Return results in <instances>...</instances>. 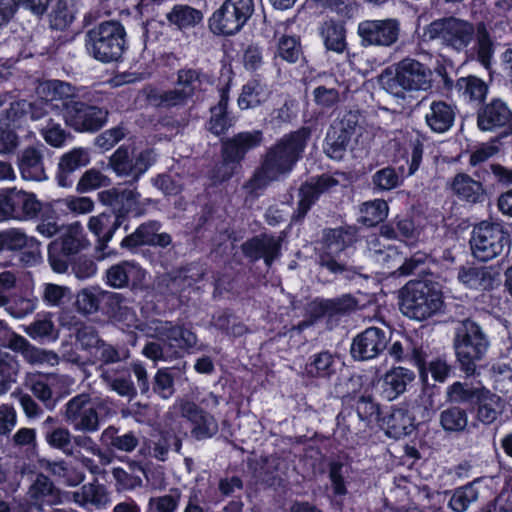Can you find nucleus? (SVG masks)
Listing matches in <instances>:
<instances>
[{
  "mask_svg": "<svg viewBox=\"0 0 512 512\" xmlns=\"http://www.w3.org/2000/svg\"><path fill=\"white\" fill-rule=\"evenodd\" d=\"M309 138L310 129L307 127L284 135L266 151L260 167L245 184V188L250 193H256L290 173L301 158Z\"/></svg>",
  "mask_w": 512,
  "mask_h": 512,
  "instance_id": "obj_1",
  "label": "nucleus"
},
{
  "mask_svg": "<svg viewBox=\"0 0 512 512\" xmlns=\"http://www.w3.org/2000/svg\"><path fill=\"white\" fill-rule=\"evenodd\" d=\"M379 82L387 93L404 99L406 92L428 90L431 87L432 72L423 63L405 58L395 65L394 73L390 69L383 71Z\"/></svg>",
  "mask_w": 512,
  "mask_h": 512,
  "instance_id": "obj_2",
  "label": "nucleus"
},
{
  "mask_svg": "<svg viewBox=\"0 0 512 512\" xmlns=\"http://www.w3.org/2000/svg\"><path fill=\"white\" fill-rule=\"evenodd\" d=\"M489 339L481 326L471 319L459 321L454 329L453 347L461 369L472 375L476 364L489 348Z\"/></svg>",
  "mask_w": 512,
  "mask_h": 512,
  "instance_id": "obj_3",
  "label": "nucleus"
},
{
  "mask_svg": "<svg viewBox=\"0 0 512 512\" xmlns=\"http://www.w3.org/2000/svg\"><path fill=\"white\" fill-rule=\"evenodd\" d=\"M126 36V30L119 21H104L86 33V50L100 62L117 61L126 49Z\"/></svg>",
  "mask_w": 512,
  "mask_h": 512,
  "instance_id": "obj_4",
  "label": "nucleus"
},
{
  "mask_svg": "<svg viewBox=\"0 0 512 512\" xmlns=\"http://www.w3.org/2000/svg\"><path fill=\"white\" fill-rule=\"evenodd\" d=\"M442 306V293L432 283L409 281L400 290V309L411 319L426 320L440 312Z\"/></svg>",
  "mask_w": 512,
  "mask_h": 512,
  "instance_id": "obj_5",
  "label": "nucleus"
},
{
  "mask_svg": "<svg viewBox=\"0 0 512 512\" xmlns=\"http://www.w3.org/2000/svg\"><path fill=\"white\" fill-rule=\"evenodd\" d=\"M469 243L472 255L479 261L487 262L508 250L511 239L501 224L482 221L474 226Z\"/></svg>",
  "mask_w": 512,
  "mask_h": 512,
  "instance_id": "obj_6",
  "label": "nucleus"
},
{
  "mask_svg": "<svg viewBox=\"0 0 512 512\" xmlns=\"http://www.w3.org/2000/svg\"><path fill=\"white\" fill-rule=\"evenodd\" d=\"M107 405L106 399L81 393L72 397L64 405L63 417L75 431L94 433L100 428L98 410L105 409Z\"/></svg>",
  "mask_w": 512,
  "mask_h": 512,
  "instance_id": "obj_7",
  "label": "nucleus"
},
{
  "mask_svg": "<svg viewBox=\"0 0 512 512\" xmlns=\"http://www.w3.org/2000/svg\"><path fill=\"white\" fill-rule=\"evenodd\" d=\"M475 31L472 23L450 16L428 24L423 30V37L427 40H440L442 44L462 51L474 39Z\"/></svg>",
  "mask_w": 512,
  "mask_h": 512,
  "instance_id": "obj_8",
  "label": "nucleus"
},
{
  "mask_svg": "<svg viewBox=\"0 0 512 512\" xmlns=\"http://www.w3.org/2000/svg\"><path fill=\"white\" fill-rule=\"evenodd\" d=\"M102 298H106L116 320L126 322L128 327L135 326L139 328L136 324L135 313L128 307L127 302L119 293L106 292L96 288L82 289L76 295L75 306L77 311L85 315L97 312Z\"/></svg>",
  "mask_w": 512,
  "mask_h": 512,
  "instance_id": "obj_9",
  "label": "nucleus"
},
{
  "mask_svg": "<svg viewBox=\"0 0 512 512\" xmlns=\"http://www.w3.org/2000/svg\"><path fill=\"white\" fill-rule=\"evenodd\" d=\"M253 12V0H225L209 19V27L215 34L233 35L243 28Z\"/></svg>",
  "mask_w": 512,
  "mask_h": 512,
  "instance_id": "obj_10",
  "label": "nucleus"
},
{
  "mask_svg": "<svg viewBox=\"0 0 512 512\" xmlns=\"http://www.w3.org/2000/svg\"><path fill=\"white\" fill-rule=\"evenodd\" d=\"M154 161L151 150L137 152L134 148L120 146L110 157L109 166L120 177H132L135 181Z\"/></svg>",
  "mask_w": 512,
  "mask_h": 512,
  "instance_id": "obj_11",
  "label": "nucleus"
},
{
  "mask_svg": "<svg viewBox=\"0 0 512 512\" xmlns=\"http://www.w3.org/2000/svg\"><path fill=\"white\" fill-rule=\"evenodd\" d=\"M99 200L103 205L110 206L115 215V219H122L129 213L135 216H141L145 212V206L152 203V200L147 198L143 201L140 199V193L132 189L119 190L111 188L101 191L98 194Z\"/></svg>",
  "mask_w": 512,
  "mask_h": 512,
  "instance_id": "obj_12",
  "label": "nucleus"
},
{
  "mask_svg": "<svg viewBox=\"0 0 512 512\" xmlns=\"http://www.w3.org/2000/svg\"><path fill=\"white\" fill-rule=\"evenodd\" d=\"M357 33L364 47H389L397 42L400 25L395 19L365 20L359 23Z\"/></svg>",
  "mask_w": 512,
  "mask_h": 512,
  "instance_id": "obj_13",
  "label": "nucleus"
},
{
  "mask_svg": "<svg viewBox=\"0 0 512 512\" xmlns=\"http://www.w3.org/2000/svg\"><path fill=\"white\" fill-rule=\"evenodd\" d=\"M477 127L483 132H497L502 136L512 132V111L505 102L494 99L477 112Z\"/></svg>",
  "mask_w": 512,
  "mask_h": 512,
  "instance_id": "obj_14",
  "label": "nucleus"
},
{
  "mask_svg": "<svg viewBox=\"0 0 512 512\" xmlns=\"http://www.w3.org/2000/svg\"><path fill=\"white\" fill-rule=\"evenodd\" d=\"M390 341L389 334L378 327H369L354 337L350 353L358 361L371 360L383 352Z\"/></svg>",
  "mask_w": 512,
  "mask_h": 512,
  "instance_id": "obj_15",
  "label": "nucleus"
},
{
  "mask_svg": "<svg viewBox=\"0 0 512 512\" xmlns=\"http://www.w3.org/2000/svg\"><path fill=\"white\" fill-rule=\"evenodd\" d=\"M64 118L76 131H96L105 124L107 112L96 106L75 101L67 107Z\"/></svg>",
  "mask_w": 512,
  "mask_h": 512,
  "instance_id": "obj_16",
  "label": "nucleus"
},
{
  "mask_svg": "<svg viewBox=\"0 0 512 512\" xmlns=\"http://www.w3.org/2000/svg\"><path fill=\"white\" fill-rule=\"evenodd\" d=\"M339 184L338 180L331 175H321L305 182L299 189V201L292 220L301 221L304 219L311 206L318 200L320 195L328 192Z\"/></svg>",
  "mask_w": 512,
  "mask_h": 512,
  "instance_id": "obj_17",
  "label": "nucleus"
},
{
  "mask_svg": "<svg viewBox=\"0 0 512 512\" xmlns=\"http://www.w3.org/2000/svg\"><path fill=\"white\" fill-rule=\"evenodd\" d=\"M263 141V133L260 130L240 132L221 141V157H227L241 167L245 155L257 148Z\"/></svg>",
  "mask_w": 512,
  "mask_h": 512,
  "instance_id": "obj_18",
  "label": "nucleus"
},
{
  "mask_svg": "<svg viewBox=\"0 0 512 512\" xmlns=\"http://www.w3.org/2000/svg\"><path fill=\"white\" fill-rule=\"evenodd\" d=\"M263 141V133L260 130L240 132L221 141V157H227L241 167L245 155L257 148Z\"/></svg>",
  "mask_w": 512,
  "mask_h": 512,
  "instance_id": "obj_19",
  "label": "nucleus"
},
{
  "mask_svg": "<svg viewBox=\"0 0 512 512\" xmlns=\"http://www.w3.org/2000/svg\"><path fill=\"white\" fill-rule=\"evenodd\" d=\"M205 92L218 94L219 100L217 105L210 108L211 116L206 123V129L215 136H222L234 126L235 119L228 112V93L225 90H217L210 79H207Z\"/></svg>",
  "mask_w": 512,
  "mask_h": 512,
  "instance_id": "obj_20",
  "label": "nucleus"
},
{
  "mask_svg": "<svg viewBox=\"0 0 512 512\" xmlns=\"http://www.w3.org/2000/svg\"><path fill=\"white\" fill-rule=\"evenodd\" d=\"M192 94V71L183 69L178 72L177 81L173 90L153 91L149 98L155 105L165 107L176 106L185 103Z\"/></svg>",
  "mask_w": 512,
  "mask_h": 512,
  "instance_id": "obj_21",
  "label": "nucleus"
},
{
  "mask_svg": "<svg viewBox=\"0 0 512 512\" xmlns=\"http://www.w3.org/2000/svg\"><path fill=\"white\" fill-rule=\"evenodd\" d=\"M281 239L268 234H262L242 244L244 255L252 261L264 259L267 266H270L280 256Z\"/></svg>",
  "mask_w": 512,
  "mask_h": 512,
  "instance_id": "obj_22",
  "label": "nucleus"
},
{
  "mask_svg": "<svg viewBox=\"0 0 512 512\" xmlns=\"http://www.w3.org/2000/svg\"><path fill=\"white\" fill-rule=\"evenodd\" d=\"M141 330L145 331L149 337L167 342L172 348L179 350H188L190 348V333H185L181 327L173 326L170 322L152 320Z\"/></svg>",
  "mask_w": 512,
  "mask_h": 512,
  "instance_id": "obj_23",
  "label": "nucleus"
},
{
  "mask_svg": "<svg viewBox=\"0 0 512 512\" xmlns=\"http://www.w3.org/2000/svg\"><path fill=\"white\" fill-rule=\"evenodd\" d=\"M43 145L30 146L21 151L18 155L17 165L21 177L26 181H43L47 179L44 168Z\"/></svg>",
  "mask_w": 512,
  "mask_h": 512,
  "instance_id": "obj_24",
  "label": "nucleus"
},
{
  "mask_svg": "<svg viewBox=\"0 0 512 512\" xmlns=\"http://www.w3.org/2000/svg\"><path fill=\"white\" fill-rule=\"evenodd\" d=\"M145 278L146 272L132 261H123L106 271V283L116 289L129 285L137 287L144 282Z\"/></svg>",
  "mask_w": 512,
  "mask_h": 512,
  "instance_id": "obj_25",
  "label": "nucleus"
},
{
  "mask_svg": "<svg viewBox=\"0 0 512 512\" xmlns=\"http://www.w3.org/2000/svg\"><path fill=\"white\" fill-rule=\"evenodd\" d=\"M38 95L48 102L55 110L65 109L75 101L72 97L75 95V89L69 83L50 80L43 82L38 87Z\"/></svg>",
  "mask_w": 512,
  "mask_h": 512,
  "instance_id": "obj_26",
  "label": "nucleus"
},
{
  "mask_svg": "<svg viewBox=\"0 0 512 512\" xmlns=\"http://www.w3.org/2000/svg\"><path fill=\"white\" fill-rule=\"evenodd\" d=\"M425 123L435 133H445L454 124L456 108L442 101H432L425 111Z\"/></svg>",
  "mask_w": 512,
  "mask_h": 512,
  "instance_id": "obj_27",
  "label": "nucleus"
},
{
  "mask_svg": "<svg viewBox=\"0 0 512 512\" xmlns=\"http://www.w3.org/2000/svg\"><path fill=\"white\" fill-rule=\"evenodd\" d=\"M39 241L34 237H29L24 231L16 228L0 231V251L2 250H21L30 248L32 252L28 262L36 263L39 261Z\"/></svg>",
  "mask_w": 512,
  "mask_h": 512,
  "instance_id": "obj_28",
  "label": "nucleus"
},
{
  "mask_svg": "<svg viewBox=\"0 0 512 512\" xmlns=\"http://www.w3.org/2000/svg\"><path fill=\"white\" fill-rule=\"evenodd\" d=\"M450 189L459 199L478 203L485 199V189L480 181L465 173H458L450 182Z\"/></svg>",
  "mask_w": 512,
  "mask_h": 512,
  "instance_id": "obj_29",
  "label": "nucleus"
},
{
  "mask_svg": "<svg viewBox=\"0 0 512 512\" xmlns=\"http://www.w3.org/2000/svg\"><path fill=\"white\" fill-rule=\"evenodd\" d=\"M72 500L81 507L89 505L97 509L106 508L110 502V495L107 489L99 483H88L78 490L71 492Z\"/></svg>",
  "mask_w": 512,
  "mask_h": 512,
  "instance_id": "obj_30",
  "label": "nucleus"
},
{
  "mask_svg": "<svg viewBox=\"0 0 512 512\" xmlns=\"http://www.w3.org/2000/svg\"><path fill=\"white\" fill-rule=\"evenodd\" d=\"M388 436L395 439L410 435L414 431V418L404 407L392 408L382 419Z\"/></svg>",
  "mask_w": 512,
  "mask_h": 512,
  "instance_id": "obj_31",
  "label": "nucleus"
},
{
  "mask_svg": "<svg viewBox=\"0 0 512 512\" xmlns=\"http://www.w3.org/2000/svg\"><path fill=\"white\" fill-rule=\"evenodd\" d=\"M388 352L396 361L410 360L419 369L423 368L426 359V352L422 344L411 337L404 338L403 341H395Z\"/></svg>",
  "mask_w": 512,
  "mask_h": 512,
  "instance_id": "obj_32",
  "label": "nucleus"
},
{
  "mask_svg": "<svg viewBox=\"0 0 512 512\" xmlns=\"http://www.w3.org/2000/svg\"><path fill=\"white\" fill-rule=\"evenodd\" d=\"M476 418L484 425H490L502 414L505 404L503 399L485 388L476 401Z\"/></svg>",
  "mask_w": 512,
  "mask_h": 512,
  "instance_id": "obj_33",
  "label": "nucleus"
},
{
  "mask_svg": "<svg viewBox=\"0 0 512 512\" xmlns=\"http://www.w3.org/2000/svg\"><path fill=\"white\" fill-rule=\"evenodd\" d=\"M415 379L413 371L404 367H396L384 375V392L388 399H394L406 391L407 385Z\"/></svg>",
  "mask_w": 512,
  "mask_h": 512,
  "instance_id": "obj_34",
  "label": "nucleus"
},
{
  "mask_svg": "<svg viewBox=\"0 0 512 512\" xmlns=\"http://www.w3.org/2000/svg\"><path fill=\"white\" fill-rule=\"evenodd\" d=\"M121 225L119 219H115L112 223L111 217L108 214L101 213L97 216H92L88 221V229L98 239V247L104 250L107 243L112 239L115 231Z\"/></svg>",
  "mask_w": 512,
  "mask_h": 512,
  "instance_id": "obj_35",
  "label": "nucleus"
},
{
  "mask_svg": "<svg viewBox=\"0 0 512 512\" xmlns=\"http://www.w3.org/2000/svg\"><path fill=\"white\" fill-rule=\"evenodd\" d=\"M319 32L328 50L339 54L346 50V29L343 24L326 21L320 26Z\"/></svg>",
  "mask_w": 512,
  "mask_h": 512,
  "instance_id": "obj_36",
  "label": "nucleus"
},
{
  "mask_svg": "<svg viewBox=\"0 0 512 512\" xmlns=\"http://www.w3.org/2000/svg\"><path fill=\"white\" fill-rule=\"evenodd\" d=\"M458 280L465 286L475 290H487L493 285V276L484 267H461Z\"/></svg>",
  "mask_w": 512,
  "mask_h": 512,
  "instance_id": "obj_37",
  "label": "nucleus"
},
{
  "mask_svg": "<svg viewBox=\"0 0 512 512\" xmlns=\"http://www.w3.org/2000/svg\"><path fill=\"white\" fill-rule=\"evenodd\" d=\"M269 90L259 80L247 82L238 98V105L241 109H250L259 106L268 99Z\"/></svg>",
  "mask_w": 512,
  "mask_h": 512,
  "instance_id": "obj_38",
  "label": "nucleus"
},
{
  "mask_svg": "<svg viewBox=\"0 0 512 512\" xmlns=\"http://www.w3.org/2000/svg\"><path fill=\"white\" fill-rule=\"evenodd\" d=\"M476 479L464 486L456 488L448 502V506L455 512H466L470 505L475 503L479 498V490Z\"/></svg>",
  "mask_w": 512,
  "mask_h": 512,
  "instance_id": "obj_39",
  "label": "nucleus"
},
{
  "mask_svg": "<svg viewBox=\"0 0 512 512\" xmlns=\"http://www.w3.org/2000/svg\"><path fill=\"white\" fill-rule=\"evenodd\" d=\"M439 423L446 432H463L468 426V413L466 409L459 406L448 407L441 411Z\"/></svg>",
  "mask_w": 512,
  "mask_h": 512,
  "instance_id": "obj_40",
  "label": "nucleus"
},
{
  "mask_svg": "<svg viewBox=\"0 0 512 512\" xmlns=\"http://www.w3.org/2000/svg\"><path fill=\"white\" fill-rule=\"evenodd\" d=\"M352 135L333 123L325 138V152L333 159H341Z\"/></svg>",
  "mask_w": 512,
  "mask_h": 512,
  "instance_id": "obj_41",
  "label": "nucleus"
},
{
  "mask_svg": "<svg viewBox=\"0 0 512 512\" xmlns=\"http://www.w3.org/2000/svg\"><path fill=\"white\" fill-rule=\"evenodd\" d=\"M456 90L465 101L481 102L486 97L488 87L481 79L468 76L457 80Z\"/></svg>",
  "mask_w": 512,
  "mask_h": 512,
  "instance_id": "obj_42",
  "label": "nucleus"
},
{
  "mask_svg": "<svg viewBox=\"0 0 512 512\" xmlns=\"http://www.w3.org/2000/svg\"><path fill=\"white\" fill-rule=\"evenodd\" d=\"M485 390L481 385H469L467 383L455 382L447 388V400L451 403H476L480 393Z\"/></svg>",
  "mask_w": 512,
  "mask_h": 512,
  "instance_id": "obj_43",
  "label": "nucleus"
},
{
  "mask_svg": "<svg viewBox=\"0 0 512 512\" xmlns=\"http://www.w3.org/2000/svg\"><path fill=\"white\" fill-rule=\"evenodd\" d=\"M160 230L158 221H149L140 225L135 232L126 236L121 241V247L132 249L140 245L151 244L155 239V234Z\"/></svg>",
  "mask_w": 512,
  "mask_h": 512,
  "instance_id": "obj_44",
  "label": "nucleus"
},
{
  "mask_svg": "<svg viewBox=\"0 0 512 512\" xmlns=\"http://www.w3.org/2000/svg\"><path fill=\"white\" fill-rule=\"evenodd\" d=\"M55 110L41 96L32 103L20 101L13 103L9 110V115L13 114V119L20 117L22 114L29 113L32 120H38Z\"/></svg>",
  "mask_w": 512,
  "mask_h": 512,
  "instance_id": "obj_45",
  "label": "nucleus"
},
{
  "mask_svg": "<svg viewBox=\"0 0 512 512\" xmlns=\"http://www.w3.org/2000/svg\"><path fill=\"white\" fill-rule=\"evenodd\" d=\"M356 240L355 230L352 228L331 229L325 234V251L337 254L350 246Z\"/></svg>",
  "mask_w": 512,
  "mask_h": 512,
  "instance_id": "obj_46",
  "label": "nucleus"
},
{
  "mask_svg": "<svg viewBox=\"0 0 512 512\" xmlns=\"http://www.w3.org/2000/svg\"><path fill=\"white\" fill-rule=\"evenodd\" d=\"M335 364L334 356L328 351H322L311 357L306 371L312 377L329 378L336 372Z\"/></svg>",
  "mask_w": 512,
  "mask_h": 512,
  "instance_id": "obj_47",
  "label": "nucleus"
},
{
  "mask_svg": "<svg viewBox=\"0 0 512 512\" xmlns=\"http://www.w3.org/2000/svg\"><path fill=\"white\" fill-rule=\"evenodd\" d=\"M73 0H58L50 13V25L52 28L62 30L68 27L75 18Z\"/></svg>",
  "mask_w": 512,
  "mask_h": 512,
  "instance_id": "obj_48",
  "label": "nucleus"
},
{
  "mask_svg": "<svg viewBox=\"0 0 512 512\" xmlns=\"http://www.w3.org/2000/svg\"><path fill=\"white\" fill-rule=\"evenodd\" d=\"M103 441H109V444L123 452H132L139 444L137 436L133 432H127L122 435L117 434V429L113 426L106 428L101 435Z\"/></svg>",
  "mask_w": 512,
  "mask_h": 512,
  "instance_id": "obj_49",
  "label": "nucleus"
},
{
  "mask_svg": "<svg viewBox=\"0 0 512 512\" xmlns=\"http://www.w3.org/2000/svg\"><path fill=\"white\" fill-rule=\"evenodd\" d=\"M319 308L323 314L344 315L356 310L357 300L350 294H344L337 298L321 301Z\"/></svg>",
  "mask_w": 512,
  "mask_h": 512,
  "instance_id": "obj_50",
  "label": "nucleus"
},
{
  "mask_svg": "<svg viewBox=\"0 0 512 512\" xmlns=\"http://www.w3.org/2000/svg\"><path fill=\"white\" fill-rule=\"evenodd\" d=\"M303 55L299 38L282 35L277 41L276 56L288 63H296Z\"/></svg>",
  "mask_w": 512,
  "mask_h": 512,
  "instance_id": "obj_51",
  "label": "nucleus"
},
{
  "mask_svg": "<svg viewBox=\"0 0 512 512\" xmlns=\"http://www.w3.org/2000/svg\"><path fill=\"white\" fill-rule=\"evenodd\" d=\"M72 438L73 434L65 427H56L45 435L48 445L54 449L62 451L66 456L74 455Z\"/></svg>",
  "mask_w": 512,
  "mask_h": 512,
  "instance_id": "obj_52",
  "label": "nucleus"
},
{
  "mask_svg": "<svg viewBox=\"0 0 512 512\" xmlns=\"http://www.w3.org/2000/svg\"><path fill=\"white\" fill-rule=\"evenodd\" d=\"M388 204L385 200L375 199L362 204V222L367 226H375L388 215Z\"/></svg>",
  "mask_w": 512,
  "mask_h": 512,
  "instance_id": "obj_53",
  "label": "nucleus"
},
{
  "mask_svg": "<svg viewBox=\"0 0 512 512\" xmlns=\"http://www.w3.org/2000/svg\"><path fill=\"white\" fill-rule=\"evenodd\" d=\"M83 228L80 223L76 222L64 228L62 235L61 247L59 249L65 255L77 253L83 246Z\"/></svg>",
  "mask_w": 512,
  "mask_h": 512,
  "instance_id": "obj_54",
  "label": "nucleus"
},
{
  "mask_svg": "<svg viewBox=\"0 0 512 512\" xmlns=\"http://www.w3.org/2000/svg\"><path fill=\"white\" fill-rule=\"evenodd\" d=\"M172 441L176 445V450L179 451L178 441L176 439L168 436H161L157 441L145 442L140 449V454L145 457L150 456L160 461H165Z\"/></svg>",
  "mask_w": 512,
  "mask_h": 512,
  "instance_id": "obj_55",
  "label": "nucleus"
},
{
  "mask_svg": "<svg viewBox=\"0 0 512 512\" xmlns=\"http://www.w3.org/2000/svg\"><path fill=\"white\" fill-rule=\"evenodd\" d=\"M218 431L215 419L202 410L194 409V437L205 439L212 437Z\"/></svg>",
  "mask_w": 512,
  "mask_h": 512,
  "instance_id": "obj_56",
  "label": "nucleus"
},
{
  "mask_svg": "<svg viewBox=\"0 0 512 512\" xmlns=\"http://www.w3.org/2000/svg\"><path fill=\"white\" fill-rule=\"evenodd\" d=\"M401 183L400 174L392 167H385L372 175V184L380 191H390Z\"/></svg>",
  "mask_w": 512,
  "mask_h": 512,
  "instance_id": "obj_57",
  "label": "nucleus"
},
{
  "mask_svg": "<svg viewBox=\"0 0 512 512\" xmlns=\"http://www.w3.org/2000/svg\"><path fill=\"white\" fill-rule=\"evenodd\" d=\"M89 161L87 150L75 148L61 157L59 169L64 173H71L80 167L86 166Z\"/></svg>",
  "mask_w": 512,
  "mask_h": 512,
  "instance_id": "obj_58",
  "label": "nucleus"
},
{
  "mask_svg": "<svg viewBox=\"0 0 512 512\" xmlns=\"http://www.w3.org/2000/svg\"><path fill=\"white\" fill-rule=\"evenodd\" d=\"M21 192L22 190L11 188L0 195V213L2 215L20 218Z\"/></svg>",
  "mask_w": 512,
  "mask_h": 512,
  "instance_id": "obj_59",
  "label": "nucleus"
},
{
  "mask_svg": "<svg viewBox=\"0 0 512 512\" xmlns=\"http://www.w3.org/2000/svg\"><path fill=\"white\" fill-rule=\"evenodd\" d=\"M240 169L238 164L227 157H221V161L209 172V178L213 184H221L231 179Z\"/></svg>",
  "mask_w": 512,
  "mask_h": 512,
  "instance_id": "obj_60",
  "label": "nucleus"
},
{
  "mask_svg": "<svg viewBox=\"0 0 512 512\" xmlns=\"http://www.w3.org/2000/svg\"><path fill=\"white\" fill-rule=\"evenodd\" d=\"M319 266L323 270H327L328 272L337 275L344 274L346 278H353L354 275L358 274L355 268L348 267L345 264L340 263L335 254H331L330 252H323L319 256Z\"/></svg>",
  "mask_w": 512,
  "mask_h": 512,
  "instance_id": "obj_61",
  "label": "nucleus"
},
{
  "mask_svg": "<svg viewBox=\"0 0 512 512\" xmlns=\"http://www.w3.org/2000/svg\"><path fill=\"white\" fill-rule=\"evenodd\" d=\"M313 100L315 104L322 109H329L340 101V93L336 87L319 85L314 88Z\"/></svg>",
  "mask_w": 512,
  "mask_h": 512,
  "instance_id": "obj_62",
  "label": "nucleus"
},
{
  "mask_svg": "<svg viewBox=\"0 0 512 512\" xmlns=\"http://www.w3.org/2000/svg\"><path fill=\"white\" fill-rule=\"evenodd\" d=\"M23 357L32 365L55 366L59 363V357L56 353L35 347L32 344H30Z\"/></svg>",
  "mask_w": 512,
  "mask_h": 512,
  "instance_id": "obj_63",
  "label": "nucleus"
},
{
  "mask_svg": "<svg viewBox=\"0 0 512 512\" xmlns=\"http://www.w3.org/2000/svg\"><path fill=\"white\" fill-rule=\"evenodd\" d=\"M179 499L178 490H171L167 495L151 497L148 502V512H174Z\"/></svg>",
  "mask_w": 512,
  "mask_h": 512,
  "instance_id": "obj_64",
  "label": "nucleus"
}]
</instances>
